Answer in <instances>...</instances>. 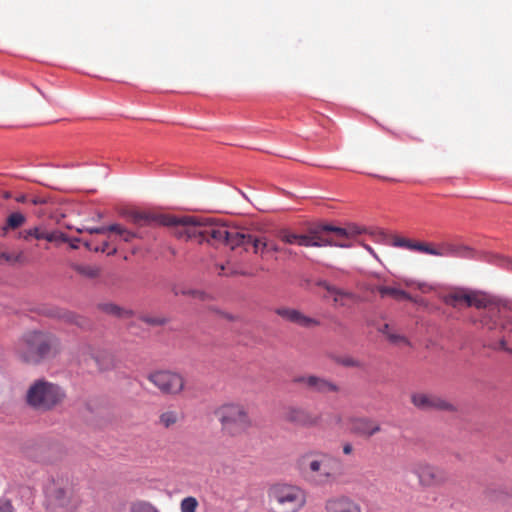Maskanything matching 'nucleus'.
<instances>
[{"label": "nucleus", "instance_id": "obj_1", "mask_svg": "<svg viewBox=\"0 0 512 512\" xmlns=\"http://www.w3.org/2000/svg\"><path fill=\"white\" fill-rule=\"evenodd\" d=\"M443 302L454 308L475 307L481 310L479 322L489 331H506L512 335L511 311L497 298L480 291L456 289L443 297Z\"/></svg>", "mask_w": 512, "mask_h": 512}, {"label": "nucleus", "instance_id": "obj_2", "mask_svg": "<svg viewBox=\"0 0 512 512\" xmlns=\"http://www.w3.org/2000/svg\"><path fill=\"white\" fill-rule=\"evenodd\" d=\"M172 223L163 224L169 227L171 233L180 240H196L199 243H221L223 238L229 237L227 226L215 222L211 218L169 215Z\"/></svg>", "mask_w": 512, "mask_h": 512}, {"label": "nucleus", "instance_id": "obj_3", "mask_svg": "<svg viewBox=\"0 0 512 512\" xmlns=\"http://www.w3.org/2000/svg\"><path fill=\"white\" fill-rule=\"evenodd\" d=\"M303 477L317 486H325L337 481L339 460L325 452L309 451L297 461Z\"/></svg>", "mask_w": 512, "mask_h": 512}, {"label": "nucleus", "instance_id": "obj_4", "mask_svg": "<svg viewBox=\"0 0 512 512\" xmlns=\"http://www.w3.org/2000/svg\"><path fill=\"white\" fill-rule=\"evenodd\" d=\"M269 512H301L307 504V492L287 482H277L267 490Z\"/></svg>", "mask_w": 512, "mask_h": 512}, {"label": "nucleus", "instance_id": "obj_5", "mask_svg": "<svg viewBox=\"0 0 512 512\" xmlns=\"http://www.w3.org/2000/svg\"><path fill=\"white\" fill-rule=\"evenodd\" d=\"M58 351L59 341L54 335L31 331L23 336L18 347V356L25 363L38 364Z\"/></svg>", "mask_w": 512, "mask_h": 512}, {"label": "nucleus", "instance_id": "obj_6", "mask_svg": "<svg viewBox=\"0 0 512 512\" xmlns=\"http://www.w3.org/2000/svg\"><path fill=\"white\" fill-rule=\"evenodd\" d=\"M64 398L65 393L61 387L46 380L35 381L26 394L27 404L41 412L52 410L61 404Z\"/></svg>", "mask_w": 512, "mask_h": 512}, {"label": "nucleus", "instance_id": "obj_7", "mask_svg": "<svg viewBox=\"0 0 512 512\" xmlns=\"http://www.w3.org/2000/svg\"><path fill=\"white\" fill-rule=\"evenodd\" d=\"M215 415L222 429L231 435H237L252 427L248 408L239 402H227L219 406Z\"/></svg>", "mask_w": 512, "mask_h": 512}, {"label": "nucleus", "instance_id": "obj_8", "mask_svg": "<svg viewBox=\"0 0 512 512\" xmlns=\"http://www.w3.org/2000/svg\"><path fill=\"white\" fill-rule=\"evenodd\" d=\"M390 245L437 257H454L456 251V244L450 242H441L437 245H433L431 243L414 241L401 236H393Z\"/></svg>", "mask_w": 512, "mask_h": 512}, {"label": "nucleus", "instance_id": "obj_9", "mask_svg": "<svg viewBox=\"0 0 512 512\" xmlns=\"http://www.w3.org/2000/svg\"><path fill=\"white\" fill-rule=\"evenodd\" d=\"M148 380L166 395H179L184 390L185 386L184 377L170 370H160L150 373Z\"/></svg>", "mask_w": 512, "mask_h": 512}, {"label": "nucleus", "instance_id": "obj_10", "mask_svg": "<svg viewBox=\"0 0 512 512\" xmlns=\"http://www.w3.org/2000/svg\"><path fill=\"white\" fill-rule=\"evenodd\" d=\"M412 472L417 477L418 484L423 488L440 486L447 480L443 469L426 461L415 463Z\"/></svg>", "mask_w": 512, "mask_h": 512}, {"label": "nucleus", "instance_id": "obj_11", "mask_svg": "<svg viewBox=\"0 0 512 512\" xmlns=\"http://www.w3.org/2000/svg\"><path fill=\"white\" fill-rule=\"evenodd\" d=\"M283 419L295 426L303 428L316 427L321 415L301 406H288L283 412Z\"/></svg>", "mask_w": 512, "mask_h": 512}, {"label": "nucleus", "instance_id": "obj_12", "mask_svg": "<svg viewBox=\"0 0 512 512\" xmlns=\"http://www.w3.org/2000/svg\"><path fill=\"white\" fill-rule=\"evenodd\" d=\"M324 232H331L333 235L329 238H323V245L350 247L351 241L357 235L361 234L362 230L353 225L348 228H340L331 225H323L320 229Z\"/></svg>", "mask_w": 512, "mask_h": 512}, {"label": "nucleus", "instance_id": "obj_13", "mask_svg": "<svg viewBox=\"0 0 512 512\" xmlns=\"http://www.w3.org/2000/svg\"><path fill=\"white\" fill-rule=\"evenodd\" d=\"M229 237L223 238L221 243H225L234 249L237 246H244L247 249L248 246H252L254 253L263 252L268 248V242L265 239L253 237L250 234L238 231L236 229H229L227 227Z\"/></svg>", "mask_w": 512, "mask_h": 512}, {"label": "nucleus", "instance_id": "obj_14", "mask_svg": "<svg viewBox=\"0 0 512 512\" xmlns=\"http://www.w3.org/2000/svg\"><path fill=\"white\" fill-rule=\"evenodd\" d=\"M411 403L420 410L455 411V406L448 400L431 393L417 392L411 395Z\"/></svg>", "mask_w": 512, "mask_h": 512}, {"label": "nucleus", "instance_id": "obj_15", "mask_svg": "<svg viewBox=\"0 0 512 512\" xmlns=\"http://www.w3.org/2000/svg\"><path fill=\"white\" fill-rule=\"evenodd\" d=\"M79 359L86 364L90 361L94 362L95 367L100 371L111 369L114 365L111 353L90 345H84L81 347L79 351Z\"/></svg>", "mask_w": 512, "mask_h": 512}, {"label": "nucleus", "instance_id": "obj_16", "mask_svg": "<svg viewBox=\"0 0 512 512\" xmlns=\"http://www.w3.org/2000/svg\"><path fill=\"white\" fill-rule=\"evenodd\" d=\"M351 433L369 439L382 431L381 424L367 416L351 417L348 420Z\"/></svg>", "mask_w": 512, "mask_h": 512}, {"label": "nucleus", "instance_id": "obj_17", "mask_svg": "<svg viewBox=\"0 0 512 512\" xmlns=\"http://www.w3.org/2000/svg\"><path fill=\"white\" fill-rule=\"evenodd\" d=\"M293 383L301 384L311 391L322 394L337 393L340 390L339 386L334 382L315 375L296 376L293 378Z\"/></svg>", "mask_w": 512, "mask_h": 512}, {"label": "nucleus", "instance_id": "obj_18", "mask_svg": "<svg viewBox=\"0 0 512 512\" xmlns=\"http://www.w3.org/2000/svg\"><path fill=\"white\" fill-rule=\"evenodd\" d=\"M275 313L278 316H280L283 320L296 324L303 328H313L320 325L319 320L307 316L300 310L294 308L280 307L275 310Z\"/></svg>", "mask_w": 512, "mask_h": 512}, {"label": "nucleus", "instance_id": "obj_19", "mask_svg": "<svg viewBox=\"0 0 512 512\" xmlns=\"http://www.w3.org/2000/svg\"><path fill=\"white\" fill-rule=\"evenodd\" d=\"M130 221L138 227L163 226L172 223L169 214H157L144 211H132L129 213Z\"/></svg>", "mask_w": 512, "mask_h": 512}, {"label": "nucleus", "instance_id": "obj_20", "mask_svg": "<svg viewBox=\"0 0 512 512\" xmlns=\"http://www.w3.org/2000/svg\"><path fill=\"white\" fill-rule=\"evenodd\" d=\"M324 512H362L358 502L346 495L328 498L324 503Z\"/></svg>", "mask_w": 512, "mask_h": 512}, {"label": "nucleus", "instance_id": "obj_21", "mask_svg": "<svg viewBox=\"0 0 512 512\" xmlns=\"http://www.w3.org/2000/svg\"><path fill=\"white\" fill-rule=\"evenodd\" d=\"M52 497L59 506L70 511L75 510L80 504L78 495L70 487L55 488Z\"/></svg>", "mask_w": 512, "mask_h": 512}, {"label": "nucleus", "instance_id": "obj_22", "mask_svg": "<svg viewBox=\"0 0 512 512\" xmlns=\"http://www.w3.org/2000/svg\"><path fill=\"white\" fill-rule=\"evenodd\" d=\"M370 291L371 292L377 291L382 298L389 296L397 301H402V300L412 301V297L409 293H407L404 290L395 288V287L379 285V286H375V287L371 288Z\"/></svg>", "mask_w": 512, "mask_h": 512}, {"label": "nucleus", "instance_id": "obj_23", "mask_svg": "<svg viewBox=\"0 0 512 512\" xmlns=\"http://www.w3.org/2000/svg\"><path fill=\"white\" fill-rule=\"evenodd\" d=\"M110 234L113 236L112 242L117 243L118 241L131 242L138 235L137 233L128 230L120 224L109 225Z\"/></svg>", "mask_w": 512, "mask_h": 512}, {"label": "nucleus", "instance_id": "obj_24", "mask_svg": "<svg viewBox=\"0 0 512 512\" xmlns=\"http://www.w3.org/2000/svg\"><path fill=\"white\" fill-rule=\"evenodd\" d=\"M171 290L175 296H189L195 299H199L201 301H206L210 299V296L206 294L204 291L192 289L184 284H175L172 286Z\"/></svg>", "mask_w": 512, "mask_h": 512}, {"label": "nucleus", "instance_id": "obj_25", "mask_svg": "<svg viewBox=\"0 0 512 512\" xmlns=\"http://www.w3.org/2000/svg\"><path fill=\"white\" fill-rule=\"evenodd\" d=\"M26 257L22 250L6 251L0 247V264H24Z\"/></svg>", "mask_w": 512, "mask_h": 512}, {"label": "nucleus", "instance_id": "obj_26", "mask_svg": "<svg viewBox=\"0 0 512 512\" xmlns=\"http://www.w3.org/2000/svg\"><path fill=\"white\" fill-rule=\"evenodd\" d=\"M26 222V217L21 212L11 213L7 219L5 225L2 227V234L5 236L8 231L16 230L20 228Z\"/></svg>", "mask_w": 512, "mask_h": 512}, {"label": "nucleus", "instance_id": "obj_27", "mask_svg": "<svg viewBox=\"0 0 512 512\" xmlns=\"http://www.w3.org/2000/svg\"><path fill=\"white\" fill-rule=\"evenodd\" d=\"M73 269L88 279H96L101 275V268L97 265L76 264L73 266Z\"/></svg>", "mask_w": 512, "mask_h": 512}, {"label": "nucleus", "instance_id": "obj_28", "mask_svg": "<svg viewBox=\"0 0 512 512\" xmlns=\"http://www.w3.org/2000/svg\"><path fill=\"white\" fill-rule=\"evenodd\" d=\"M181 419V414L176 410H167L160 414L159 424L164 428H170L177 424Z\"/></svg>", "mask_w": 512, "mask_h": 512}, {"label": "nucleus", "instance_id": "obj_29", "mask_svg": "<svg viewBox=\"0 0 512 512\" xmlns=\"http://www.w3.org/2000/svg\"><path fill=\"white\" fill-rule=\"evenodd\" d=\"M317 286L322 287L325 289L330 295H336V296H347L354 300L356 298V295L352 292L337 288L334 285H331L325 280H319L316 283Z\"/></svg>", "mask_w": 512, "mask_h": 512}, {"label": "nucleus", "instance_id": "obj_30", "mask_svg": "<svg viewBox=\"0 0 512 512\" xmlns=\"http://www.w3.org/2000/svg\"><path fill=\"white\" fill-rule=\"evenodd\" d=\"M482 257L489 263L497 264L512 270V258L494 253H483Z\"/></svg>", "mask_w": 512, "mask_h": 512}, {"label": "nucleus", "instance_id": "obj_31", "mask_svg": "<svg viewBox=\"0 0 512 512\" xmlns=\"http://www.w3.org/2000/svg\"><path fill=\"white\" fill-rule=\"evenodd\" d=\"M323 237L318 236L316 233L312 235H301L299 234L298 245L300 246H323Z\"/></svg>", "mask_w": 512, "mask_h": 512}, {"label": "nucleus", "instance_id": "obj_32", "mask_svg": "<svg viewBox=\"0 0 512 512\" xmlns=\"http://www.w3.org/2000/svg\"><path fill=\"white\" fill-rule=\"evenodd\" d=\"M56 316L68 323H72L78 326L84 325V319L73 312L66 311V310H59L56 314Z\"/></svg>", "mask_w": 512, "mask_h": 512}, {"label": "nucleus", "instance_id": "obj_33", "mask_svg": "<svg viewBox=\"0 0 512 512\" xmlns=\"http://www.w3.org/2000/svg\"><path fill=\"white\" fill-rule=\"evenodd\" d=\"M179 506L181 512H196L199 507V502L194 496H187L180 501Z\"/></svg>", "mask_w": 512, "mask_h": 512}, {"label": "nucleus", "instance_id": "obj_34", "mask_svg": "<svg viewBox=\"0 0 512 512\" xmlns=\"http://www.w3.org/2000/svg\"><path fill=\"white\" fill-rule=\"evenodd\" d=\"M464 259H476L478 253L471 247L466 245H456L455 256Z\"/></svg>", "mask_w": 512, "mask_h": 512}, {"label": "nucleus", "instance_id": "obj_35", "mask_svg": "<svg viewBox=\"0 0 512 512\" xmlns=\"http://www.w3.org/2000/svg\"><path fill=\"white\" fill-rule=\"evenodd\" d=\"M130 512H159V510L147 501H135L131 504Z\"/></svg>", "mask_w": 512, "mask_h": 512}, {"label": "nucleus", "instance_id": "obj_36", "mask_svg": "<svg viewBox=\"0 0 512 512\" xmlns=\"http://www.w3.org/2000/svg\"><path fill=\"white\" fill-rule=\"evenodd\" d=\"M101 309L108 314L116 315L118 317H128L131 314L130 311H126L121 307L111 303L103 304Z\"/></svg>", "mask_w": 512, "mask_h": 512}, {"label": "nucleus", "instance_id": "obj_37", "mask_svg": "<svg viewBox=\"0 0 512 512\" xmlns=\"http://www.w3.org/2000/svg\"><path fill=\"white\" fill-rule=\"evenodd\" d=\"M278 237L281 241L287 244H298L299 234L291 232L287 229H282L279 231Z\"/></svg>", "mask_w": 512, "mask_h": 512}, {"label": "nucleus", "instance_id": "obj_38", "mask_svg": "<svg viewBox=\"0 0 512 512\" xmlns=\"http://www.w3.org/2000/svg\"><path fill=\"white\" fill-rule=\"evenodd\" d=\"M43 239L47 240L48 242H55V241L68 242L69 241V238L66 234L58 232V231H52V232L44 231Z\"/></svg>", "mask_w": 512, "mask_h": 512}, {"label": "nucleus", "instance_id": "obj_39", "mask_svg": "<svg viewBox=\"0 0 512 512\" xmlns=\"http://www.w3.org/2000/svg\"><path fill=\"white\" fill-rule=\"evenodd\" d=\"M44 230L40 227H33L31 229L25 230L23 233L20 234V237H22L24 240H28L29 237H34L38 240L43 239Z\"/></svg>", "mask_w": 512, "mask_h": 512}, {"label": "nucleus", "instance_id": "obj_40", "mask_svg": "<svg viewBox=\"0 0 512 512\" xmlns=\"http://www.w3.org/2000/svg\"><path fill=\"white\" fill-rule=\"evenodd\" d=\"M108 241L102 243V245L96 248V251H101L103 253H107V255H114L117 252V248L115 246L111 247L110 243L112 242L113 236L111 234H107Z\"/></svg>", "mask_w": 512, "mask_h": 512}, {"label": "nucleus", "instance_id": "obj_41", "mask_svg": "<svg viewBox=\"0 0 512 512\" xmlns=\"http://www.w3.org/2000/svg\"><path fill=\"white\" fill-rule=\"evenodd\" d=\"M141 320L145 322L146 324L153 325V326H162L167 323V319L165 317L160 316H142Z\"/></svg>", "mask_w": 512, "mask_h": 512}, {"label": "nucleus", "instance_id": "obj_42", "mask_svg": "<svg viewBox=\"0 0 512 512\" xmlns=\"http://www.w3.org/2000/svg\"><path fill=\"white\" fill-rule=\"evenodd\" d=\"M390 342L394 343V344H405V345H409V341L408 339L405 337V336H402V335H399V334H396V333H393V332H390V334H388V337Z\"/></svg>", "mask_w": 512, "mask_h": 512}, {"label": "nucleus", "instance_id": "obj_43", "mask_svg": "<svg viewBox=\"0 0 512 512\" xmlns=\"http://www.w3.org/2000/svg\"><path fill=\"white\" fill-rule=\"evenodd\" d=\"M86 231L89 234H105V235L110 234L109 225L108 226H101V227L87 228Z\"/></svg>", "mask_w": 512, "mask_h": 512}, {"label": "nucleus", "instance_id": "obj_44", "mask_svg": "<svg viewBox=\"0 0 512 512\" xmlns=\"http://www.w3.org/2000/svg\"><path fill=\"white\" fill-rule=\"evenodd\" d=\"M493 348L496 350H503L512 354V349H510L507 346V340L505 335L498 341V343L495 346H493Z\"/></svg>", "mask_w": 512, "mask_h": 512}, {"label": "nucleus", "instance_id": "obj_45", "mask_svg": "<svg viewBox=\"0 0 512 512\" xmlns=\"http://www.w3.org/2000/svg\"><path fill=\"white\" fill-rule=\"evenodd\" d=\"M341 363L347 367H358L360 365V363L357 360L350 357L344 358L341 361Z\"/></svg>", "mask_w": 512, "mask_h": 512}, {"label": "nucleus", "instance_id": "obj_46", "mask_svg": "<svg viewBox=\"0 0 512 512\" xmlns=\"http://www.w3.org/2000/svg\"><path fill=\"white\" fill-rule=\"evenodd\" d=\"M0 512H13V508L9 502L0 503Z\"/></svg>", "mask_w": 512, "mask_h": 512}, {"label": "nucleus", "instance_id": "obj_47", "mask_svg": "<svg viewBox=\"0 0 512 512\" xmlns=\"http://www.w3.org/2000/svg\"><path fill=\"white\" fill-rule=\"evenodd\" d=\"M352 452H353V446H352V444H351V443H345V444L343 445V453H344L345 455H350V454H352Z\"/></svg>", "mask_w": 512, "mask_h": 512}, {"label": "nucleus", "instance_id": "obj_48", "mask_svg": "<svg viewBox=\"0 0 512 512\" xmlns=\"http://www.w3.org/2000/svg\"><path fill=\"white\" fill-rule=\"evenodd\" d=\"M332 296H333L334 303L335 304H340V305H344V303H343V299L344 298L350 299L347 296H336V295H332Z\"/></svg>", "mask_w": 512, "mask_h": 512}, {"label": "nucleus", "instance_id": "obj_49", "mask_svg": "<svg viewBox=\"0 0 512 512\" xmlns=\"http://www.w3.org/2000/svg\"><path fill=\"white\" fill-rule=\"evenodd\" d=\"M380 331H381V333L386 335V337H388V334H390L391 329L388 324H384L383 327L380 329Z\"/></svg>", "mask_w": 512, "mask_h": 512}, {"label": "nucleus", "instance_id": "obj_50", "mask_svg": "<svg viewBox=\"0 0 512 512\" xmlns=\"http://www.w3.org/2000/svg\"><path fill=\"white\" fill-rule=\"evenodd\" d=\"M365 249L369 251V253L371 255H373V257H375L377 260H379L378 258V255L375 253V251L373 250L372 247H370L369 245H364Z\"/></svg>", "mask_w": 512, "mask_h": 512}, {"label": "nucleus", "instance_id": "obj_51", "mask_svg": "<svg viewBox=\"0 0 512 512\" xmlns=\"http://www.w3.org/2000/svg\"><path fill=\"white\" fill-rule=\"evenodd\" d=\"M80 240L78 238H75V239H72L68 241V243H70V246L71 248L73 249H76L78 246L76 245V243H78Z\"/></svg>", "mask_w": 512, "mask_h": 512}, {"label": "nucleus", "instance_id": "obj_52", "mask_svg": "<svg viewBox=\"0 0 512 512\" xmlns=\"http://www.w3.org/2000/svg\"><path fill=\"white\" fill-rule=\"evenodd\" d=\"M267 249H269L271 251H274V252L280 251L279 247L276 244H271V245L268 244V248Z\"/></svg>", "mask_w": 512, "mask_h": 512}, {"label": "nucleus", "instance_id": "obj_53", "mask_svg": "<svg viewBox=\"0 0 512 512\" xmlns=\"http://www.w3.org/2000/svg\"><path fill=\"white\" fill-rule=\"evenodd\" d=\"M32 203H33V204H35V205H37V204H42V203H44V200H42V199H40V198H34V199L32 200Z\"/></svg>", "mask_w": 512, "mask_h": 512}]
</instances>
